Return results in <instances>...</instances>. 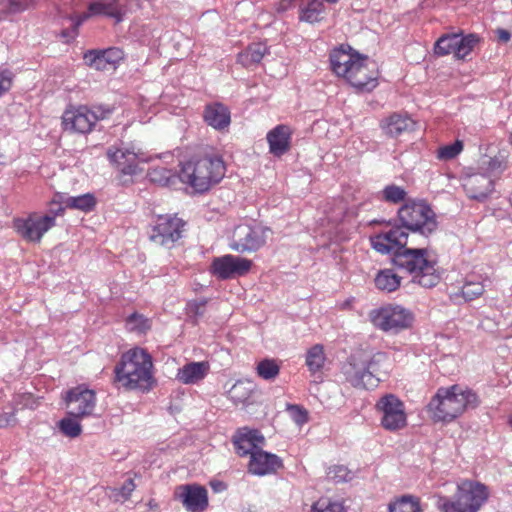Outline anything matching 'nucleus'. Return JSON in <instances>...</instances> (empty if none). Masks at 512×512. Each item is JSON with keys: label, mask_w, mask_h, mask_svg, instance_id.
I'll use <instances>...</instances> for the list:
<instances>
[{"label": "nucleus", "mask_w": 512, "mask_h": 512, "mask_svg": "<svg viewBox=\"0 0 512 512\" xmlns=\"http://www.w3.org/2000/svg\"><path fill=\"white\" fill-rule=\"evenodd\" d=\"M401 226H393L371 238L372 247L382 254L393 253L396 267L407 271L412 281L432 288L440 281L435 262L423 247L437 229L436 215L424 201H410L398 210Z\"/></svg>", "instance_id": "obj_1"}, {"label": "nucleus", "mask_w": 512, "mask_h": 512, "mask_svg": "<svg viewBox=\"0 0 512 512\" xmlns=\"http://www.w3.org/2000/svg\"><path fill=\"white\" fill-rule=\"evenodd\" d=\"M387 362L388 356L384 352L355 353L342 365L341 372L352 387L374 389L381 380V373L387 372Z\"/></svg>", "instance_id": "obj_2"}, {"label": "nucleus", "mask_w": 512, "mask_h": 512, "mask_svg": "<svg viewBox=\"0 0 512 512\" xmlns=\"http://www.w3.org/2000/svg\"><path fill=\"white\" fill-rule=\"evenodd\" d=\"M152 358L141 348H134L122 355L115 367L116 379L127 389H151L154 384Z\"/></svg>", "instance_id": "obj_3"}, {"label": "nucleus", "mask_w": 512, "mask_h": 512, "mask_svg": "<svg viewBox=\"0 0 512 512\" xmlns=\"http://www.w3.org/2000/svg\"><path fill=\"white\" fill-rule=\"evenodd\" d=\"M477 404L478 398L474 392L459 385H452L439 388L428 409L435 421L450 422L467 408H474Z\"/></svg>", "instance_id": "obj_4"}, {"label": "nucleus", "mask_w": 512, "mask_h": 512, "mask_svg": "<svg viewBox=\"0 0 512 512\" xmlns=\"http://www.w3.org/2000/svg\"><path fill=\"white\" fill-rule=\"evenodd\" d=\"M225 175L221 157H204L190 160L181 165L178 175L181 182L190 185L196 192H205L218 183Z\"/></svg>", "instance_id": "obj_5"}, {"label": "nucleus", "mask_w": 512, "mask_h": 512, "mask_svg": "<svg viewBox=\"0 0 512 512\" xmlns=\"http://www.w3.org/2000/svg\"><path fill=\"white\" fill-rule=\"evenodd\" d=\"M488 498L489 491L484 484L463 480L452 497L437 496L436 507L441 512H478Z\"/></svg>", "instance_id": "obj_6"}, {"label": "nucleus", "mask_w": 512, "mask_h": 512, "mask_svg": "<svg viewBox=\"0 0 512 512\" xmlns=\"http://www.w3.org/2000/svg\"><path fill=\"white\" fill-rule=\"evenodd\" d=\"M114 110V106L107 104L67 108L62 115L63 129L70 133L87 134L98 121L108 119Z\"/></svg>", "instance_id": "obj_7"}, {"label": "nucleus", "mask_w": 512, "mask_h": 512, "mask_svg": "<svg viewBox=\"0 0 512 512\" xmlns=\"http://www.w3.org/2000/svg\"><path fill=\"white\" fill-rule=\"evenodd\" d=\"M185 221L176 215H159L149 232V239L156 245L171 249L184 233Z\"/></svg>", "instance_id": "obj_8"}, {"label": "nucleus", "mask_w": 512, "mask_h": 512, "mask_svg": "<svg viewBox=\"0 0 512 512\" xmlns=\"http://www.w3.org/2000/svg\"><path fill=\"white\" fill-rule=\"evenodd\" d=\"M380 414V425L387 431L396 432L406 427L407 414L404 403L394 394H385L375 404Z\"/></svg>", "instance_id": "obj_9"}, {"label": "nucleus", "mask_w": 512, "mask_h": 512, "mask_svg": "<svg viewBox=\"0 0 512 512\" xmlns=\"http://www.w3.org/2000/svg\"><path fill=\"white\" fill-rule=\"evenodd\" d=\"M372 323L386 332H398L408 328L413 321L412 313L399 305H388L370 313Z\"/></svg>", "instance_id": "obj_10"}, {"label": "nucleus", "mask_w": 512, "mask_h": 512, "mask_svg": "<svg viewBox=\"0 0 512 512\" xmlns=\"http://www.w3.org/2000/svg\"><path fill=\"white\" fill-rule=\"evenodd\" d=\"M268 231L260 225L240 224L233 230L229 247L240 253L255 252L266 243Z\"/></svg>", "instance_id": "obj_11"}, {"label": "nucleus", "mask_w": 512, "mask_h": 512, "mask_svg": "<svg viewBox=\"0 0 512 512\" xmlns=\"http://www.w3.org/2000/svg\"><path fill=\"white\" fill-rule=\"evenodd\" d=\"M55 226L53 216L31 214L27 218L14 220V228L26 241L40 242L43 235Z\"/></svg>", "instance_id": "obj_12"}, {"label": "nucleus", "mask_w": 512, "mask_h": 512, "mask_svg": "<svg viewBox=\"0 0 512 512\" xmlns=\"http://www.w3.org/2000/svg\"><path fill=\"white\" fill-rule=\"evenodd\" d=\"M251 266V260L227 254L213 259L211 273L220 279H231L245 275Z\"/></svg>", "instance_id": "obj_13"}, {"label": "nucleus", "mask_w": 512, "mask_h": 512, "mask_svg": "<svg viewBox=\"0 0 512 512\" xmlns=\"http://www.w3.org/2000/svg\"><path fill=\"white\" fill-rule=\"evenodd\" d=\"M66 404L68 415L82 418L92 414L96 405V396L94 391L78 386L67 392Z\"/></svg>", "instance_id": "obj_14"}, {"label": "nucleus", "mask_w": 512, "mask_h": 512, "mask_svg": "<svg viewBox=\"0 0 512 512\" xmlns=\"http://www.w3.org/2000/svg\"><path fill=\"white\" fill-rule=\"evenodd\" d=\"M175 498L189 512H203L208 506V492L197 484H184L176 487Z\"/></svg>", "instance_id": "obj_15"}, {"label": "nucleus", "mask_w": 512, "mask_h": 512, "mask_svg": "<svg viewBox=\"0 0 512 512\" xmlns=\"http://www.w3.org/2000/svg\"><path fill=\"white\" fill-rule=\"evenodd\" d=\"M352 73L346 80L360 91H371L377 86L378 72L376 64L363 56L358 64H354Z\"/></svg>", "instance_id": "obj_16"}, {"label": "nucleus", "mask_w": 512, "mask_h": 512, "mask_svg": "<svg viewBox=\"0 0 512 512\" xmlns=\"http://www.w3.org/2000/svg\"><path fill=\"white\" fill-rule=\"evenodd\" d=\"M109 161L124 175H134L138 170V154L133 148L111 146L107 150Z\"/></svg>", "instance_id": "obj_17"}, {"label": "nucleus", "mask_w": 512, "mask_h": 512, "mask_svg": "<svg viewBox=\"0 0 512 512\" xmlns=\"http://www.w3.org/2000/svg\"><path fill=\"white\" fill-rule=\"evenodd\" d=\"M362 57L359 53L354 52L350 46H347V48L340 46L330 54L331 69L337 76L346 79L352 73L354 64H358Z\"/></svg>", "instance_id": "obj_18"}, {"label": "nucleus", "mask_w": 512, "mask_h": 512, "mask_svg": "<svg viewBox=\"0 0 512 512\" xmlns=\"http://www.w3.org/2000/svg\"><path fill=\"white\" fill-rule=\"evenodd\" d=\"M283 466L282 460L276 454L266 452L261 448L252 453L248 470L251 474L264 476L275 473Z\"/></svg>", "instance_id": "obj_19"}, {"label": "nucleus", "mask_w": 512, "mask_h": 512, "mask_svg": "<svg viewBox=\"0 0 512 512\" xmlns=\"http://www.w3.org/2000/svg\"><path fill=\"white\" fill-rule=\"evenodd\" d=\"M464 190L471 199L483 201L494 189V182L490 175L474 173L464 179Z\"/></svg>", "instance_id": "obj_20"}, {"label": "nucleus", "mask_w": 512, "mask_h": 512, "mask_svg": "<svg viewBox=\"0 0 512 512\" xmlns=\"http://www.w3.org/2000/svg\"><path fill=\"white\" fill-rule=\"evenodd\" d=\"M127 12L126 0H94L88 7V18L92 15H105L116 23L123 20Z\"/></svg>", "instance_id": "obj_21"}, {"label": "nucleus", "mask_w": 512, "mask_h": 512, "mask_svg": "<svg viewBox=\"0 0 512 512\" xmlns=\"http://www.w3.org/2000/svg\"><path fill=\"white\" fill-rule=\"evenodd\" d=\"M264 442L265 438L258 430L247 428L239 430L233 440L236 452L240 456L250 455V457L254 451L260 449L259 445Z\"/></svg>", "instance_id": "obj_22"}, {"label": "nucleus", "mask_w": 512, "mask_h": 512, "mask_svg": "<svg viewBox=\"0 0 512 512\" xmlns=\"http://www.w3.org/2000/svg\"><path fill=\"white\" fill-rule=\"evenodd\" d=\"M292 129L288 125L280 124L267 133L269 152L280 157L289 151L291 145Z\"/></svg>", "instance_id": "obj_23"}, {"label": "nucleus", "mask_w": 512, "mask_h": 512, "mask_svg": "<svg viewBox=\"0 0 512 512\" xmlns=\"http://www.w3.org/2000/svg\"><path fill=\"white\" fill-rule=\"evenodd\" d=\"M203 117L207 125L218 131L227 129L231 123L230 110L218 102L206 105Z\"/></svg>", "instance_id": "obj_24"}, {"label": "nucleus", "mask_w": 512, "mask_h": 512, "mask_svg": "<svg viewBox=\"0 0 512 512\" xmlns=\"http://www.w3.org/2000/svg\"><path fill=\"white\" fill-rule=\"evenodd\" d=\"M415 122L407 115L393 113L384 118L380 127L385 135L395 138L414 129Z\"/></svg>", "instance_id": "obj_25"}, {"label": "nucleus", "mask_w": 512, "mask_h": 512, "mask_svg": "<svg viewBox=\"0 0 512 512\" xmlns=\"http://www.w3.org/2000/svg\"><path fill=\"white\" fill-rule=\"evenodd\" d=\"M299 20L309 24L325 18V6L321 0H302L299 4Z\"/></svg>", "instance_id": "obj_26"}, {"label": "nucleus", "mask_w": 512, "mask_h": 512, "mask_svg": "<svg viewBox=\"0 0 512 512\" xmlns=\"http://www.w3.org/2000/svg\"><path fill=\"white\" fill-rule=\"evenodd\" d=\"M208 370L206 362H191L178 370L177 379L183 384H195L205 378Z\"/></svg>", "instance_id": "obj_27"}, {"label": "nucleus", "mask_w": 512, "mask_h": 512, "mask_svg": "<svg viewBox=\"0 0 512 512\" xmlns=\"http://www.w3.org/2000/svg\"><path fill=\"white\" fill-rule=\"evenodd\" d=\"M268 49L263 43H253L249 45L244 51L238 54V62L244 67H251L261 62Z\"/></svg>", "instance_id": "obj_28"}, {"label": "nucleus", "mask_w": 512, "mask_h": 512, "mask_svg": "<svg viewBox=\"0 0 512 512\" xmlns=\"http://www.w3.org/2000/svg\"><path fill=\"white\" fill-rule=\"evenodd\" d=\"M389 512H423L419 498L404 495L388 505Z\"/></svg>", "instance_id": "obj_29"}, {"label": "nucleus", "mask_w": 512, "mask_h": 512, "mask_svg": "<svg viewBox=\"0 0 512 512\" xmlns=\"http://www.w3.org/2000/svg\"><path fill=\"white\" fill-rule=\"evenodd\" d=\"M401 278L391 269H384L377 273L375 285L379 290L393 292L400 286Z\"/></svg>", "instance_id": "obj_30"}, {"label": "nucleus", "mask_w": 512, "mask_h": 512, "mask_svg": "<svg viewBox=\"0 0 512 512\" xmlns=\"http://www.w3.org/2000/svg\"><path fill=\"white\" fill-rule=\"evenodd\" d=\"M64 197L65 198L62 200V203H64L65 207L70 209H78L84 212H88L91 211L96 204L95 197L90 193L79 196Z\"/></svg>", "instance_id": "obj_31"}, {"label": "nucleus", "mask_w": 512, "mask_h": 512, "mask_svg": "<svg viewBox=\"0 0 512 512\" xmlns=\"http://www.w3.org/2000/svg\"><path fill=\"white\" fill-rule=\"evenodd\" d=\"M149 179L161 186H170L176 182L177 176L175 173L166 167L156 166L149 170Z\"/></svg>", "instance_id": "obj_32"}, {"label": "nucleus", "mask_w": 512, "mask_h": 512, "mask_svg": "<svg viewBox=\"0 0 512 512\" xmlns=\"http://www.w3.org/2000/svg\"><path fill=\"white\" fill-rule=\"evenodd\" d=\"M324 362L325 354L322 345L316 344L307 351L305 363L310 372L315 373L321 370Z\"/></svg>", "instance_id": "obj_33"}, {"label": "nucleus", "mask_w": 512, "mask_h": 512, "mask_svg": "<svg viewBox=\"0 0 512 512\" xmlns=\"http://www.w3.org/2000/svg\"><path fill=\"white\" fill-rule=\"evenodd\" d=\"M457 40L455 57L465 59L479 42V37L475 34H468L466 36L457 34Z\"/></svg>", "instance_id": "obj_34"}, {"label": "nucleus", "mask_w": 512, "mask_h": 512, "mask_svg": "<svg viewBox=\"0 0 512 512\" xmlns=\"http://www.w3.org/2000/svg\"><path fill=\"white\" fill-rule=\"evenodd\" d=\"M457 34H446L441 36L434 45V52L438 56L453 53L455 55L457 45Z\"/></svg>", "instance_id": "obj_35"}, {"label": "nucleus", "mask_w": 512, "mask_h": 512, "mask_svg": "<svg viewBox=\"0 0 512 512\" xmlns=\"http://www.w3.org/2000/svg\"><path fill=\"white\" fill-rule=\"evenodd\" d=\"M84 61L86 65L95 70L105 71L112 69L102 50H91L86 52L84 54Z\"/></svg>", "instance_id": "obj_36"}, {"label": "nucleus", "mask_w": 512, "mask_h": 512, "mask_svg": "<svg viewBox=\"0 0 512 512\" xmlns=\"http://www.w3.org/2000/svg\"><path fill=\"white\" fill-rule=\"evenodd\" d=\"M256 370L262 379L273 380L278 376L280 366L274 359H264L257 364Z\"/></svg>", "instance_id": "obj_37"}, {"label": "nucleus", "mask_w": 512, "mask_h": 512, "mask_svg": "<svg viewBox=\"0 0 512 512\" xmlns=\"http://www.w3.org/2000/svg\"><path fill=\"white\" fill-rule=\"evenodd\" d=\"M310 512H346L341 502L329 498H321L315 502Z\"/></svg>", "instance_id": "obj_38"}, {"label": "nucleus", "mask_w": 512, "mask_h": 512, "mask_svg": "<svg viewBox=\"0 0 512 512\" xmlns=\"http://www.w3.org/2000/svg\"><path fill=\"white\" fill-rule=\"evenodd\" d=\"M461 293L466 301H472L484 293V285L480 281L466 280Z\"/></svg>", "instance_id": "obj_39"}, {"label": "nucleus", "mask_w": 512, "mask_h": 512, "mask_svg": "<svg viewBox=\"0 0 512 512\" xmlns=\"http://www.w3.org/2000/svg\"><path fill=\"white\" fill-rule=\"evenodd\" d=\"M60 431L68 437L75 438L81 434L82 428L80 423L77 421V418L69 417L63 418L59 422Z\"/></svg>", "instance_id": "obj_40"}, {"label": "nucleus", "mask_w": 512, "mask_h": 512, "mask_svg": "<svg viewBox=\"0 0 512 512\" xmlns=\"http://www.w3.org/2000/svg\"><path fill=\"white\" fill-rule=\"evenodd\" d=\"M407 192L397 185H388L382 190L383 199L390 203H400L405 200Z\"/></svg>", "instance_id": "obj_41"}, {"label": "nucleus", "mask_w": 512, "mask_h": 512, "mask_svg": "<svg viewBox=\"0 0 512 512\" xmlns=\"http://www.w3.org/2000/svg\"><path fill=\"white\" fill-rule=\"evenodd\" d=\"M507 168V158L503 153H498L496 156L490 158L487 162L488 175L498 176L503 173Z\"/></svg>", "instance_id": "obj_42"}, {"label": "nucleus", "mask_w": 512, "mask_h": 512, "mask_svg": "<svg viewBox=\"0 0 512 512\" xmlns=\"http://www.w3.org/2000/svg\"><path fill=\"white\" fill-rule=\"evenodd\" d=\"M463 150V143L456 140L454 143L442 146L437 151V158L440 160L454 159Z\"/></svg>", "instance_id": "obj_43"}, {"label": "nucleus", "mask_w": 512, "mask_h": 512, "mask_svg": "<svg viewBox=\"0 0 512 512\" xmlns=\"http://www.w3.org/2000/svg\"><path fill=\"white\" fill-rule=\"evenodd\" d=\"M126 327L130 331L143 333L150 328V325L148 319L142 315L134 313L127 318Z\"/></svg>", "instance_id": "obj_44"}, {"label": "nucleus", "mask_w": 512, "mask_h": 512, "mask_svg": "<svg viewBox=\"0 0 512 512\" xmlns=\"http://www.w3.org/2000/svg\"><path fill=\"white\" fill-rule=\"evenodd\" d=\"M327 475L336 483L348 482L353 478L352 472L343 465H335L330 467Z\"/></svg>", "instance_id": "obj_45"}, {"label": "nucleus", "mask_w": 512, "mask_h": 512, "mask_svg": "<svg viewBox=\"0 0 512 512\" xmlns=\"http://www.w3.org/2000/svg\"><path fill=\"white\" fill-rule=\"evenodd\" d=\"M136 485L133 479H127L119 489L113 490V497L116 501H126L130 498L132 492L135 490Z\"/></svg>", "instance_id": "obj_46"}, {"label": "nucleus", "mask_w": 512, "mask_h": 512, "mask_svg": "<svg viewBox=\"0 0 512 512\" xmlns=\"http://www.w3.org/2000/svg\"><path fill=\"white\" fill-rule=\"evenodd\" d=\"M34 6V0H8L6 13H22Z\"/></svg>", "instance_id": "obj_47"}, {"label": "nucleus", "mask_w": 512, "mask_h": 512, "mask_svg": "<svg viewBox=\"0 0 512 512\" xmlns=\"http://www.w3.org/2000/svg\"><path fill=\"white\" fill-rule=\"evenodd\" d=\"M102 52L104 53L107 62L112 69H114L116 64H118L124 58L123 51L117 47L108 48L102 50Z\"/></svg>", "instance_id": "obj_48"}, {"label": "nucleus", "mask_w": 512, "mask_h": 512, "mask_svg": "<svg viewBox=\"0 0 512 512\" xmlns=\"http://www.w3.org/2000/svg\"><path fill=\"white\" fill-rule=\"evenodd\" d=\"M64 198H65L64 195H61V194L55 195V198L53 199V201L51 203L49 212L45 216H53V221L55 222L56 217L59 215H62L66 208L64 203H62V200Z\"/></svg>", "instance_id": "obj_49"}, {"label": "nucleus", "mask_w": 512, "mask_h": 512, "mask_svg": "<svg viewBox=\"0 0 512 512\" xmlns=\"http://www.w3.org/2000/svg\"><path fill=\"white\" fill-rule=\"evenodd\" d=\"M88 19V15L83 13L80 15H77L72 21H73V29L72 30H63L62 31V37L66 39H73L77 35V29L78 27Z\"/></svg>", "instance_id": "obj_50"}, {"label": "nucleus", "mask_w": 512, "mask_h": 512, "mask_svg": "<svg viewBox=\"0 0 512 512\" xmlns=\"http://www.w3.org/2000/svg\"><path fill=\"white\" fill-rule=\"evenodd\" d=\"M13 74L5 69L0 71V97L7 93L12 86Z\"/></svg>", "instance_id": "obj_51"}, {"label": "nucleus", "mask_w": 512, "mask_h": 512, "mask_svg": "<svg viewBox=\"0 0 512 512\" xmlns=\"http://www.w3.org/2000/svg\"><path fill=\"white\" fill-rule=\"evenodd\" d=\"M290 410L292 412L294 421L298 425H302L303 423L307 422V412L300 406L292 405L290 406Z\"/></svg>", "instance_id": "obj_52"}, {"label": "nucleus", "mask_w": 512, "mask_h": 512, "mask_svg": "<svg viewBox=\"0 0 512 512\" xmlns=\"http://www.w3.org/2000/svg\"><path fill=\"white\" fill-rule=\"evenodd\" d=\"M206 301H193L188 304V309L191 313H193L196 317H200L204 314Z\"/></svg>", "instance_id": "obj_53"}, {"label": "nucleus", "mask_w": 512, "mask_h": 512, "mask_svg": "<svg viewBox=\"0 0 512 512\" xmlns=\"http://www.w3.org/2000/svg\"><path fill=\"white\" fill-rule=\"evenodd\" d=\"M344 216V207L338 208L336 211L328 213L327 219L332 223L339 222Z\"/></svg>", "instance_id": "obj_54"}, {"label": "nucleus", "mask_w": 512, "mask_h": 512, "mask_svg": "<svg viewBox=\"0 0 512 512\" xmlns=\"http://www.w3.org/2000/svg\"><path fill=\"white\" fill-rule=\"evenodd\" d=\"M496 33L501 42H508L511 39V33L505 29H498Z\"/></svg>", "instance_id": "obj_55"}, {"label": "nucleus", "mask_w": 512, "mask_h": 512, "mask_svg": "<svg viewBox=\"0 0 512 512\" xmlns=\"http://www.w3.org/2000/svg\"><path fill=\"white\" fill-rule=\"evenodd\" d=\"M12 414L4 413L0 416V428L5 427L10 423V418L12 417Z\"/></svg>", "instance_id": "obj_56"}, {"label": "nucleus", "mask_w": 512, "mask_h": 512, "mask_svg": "<svg viewBox=\"0 0 512 512\" xmlns=\"http://www.w3.org/2000/svg\"><path fill=\"white\" fill-rule=\"evenodd\" d=\"M211 486H212L213 490L217 491V492L225 489V486L221 482L211 483Z\"/></svg>", "instance_id": "obj_57"}, {"label": "nucleus", "mask_w": 512, "mask_h": 512, "mask_svg": "<svg viewBox=\"0 0 512 512\" xmlns=\"http://www.w3.org/2000/svg\"><path fill=\"white\" fill-rule=\"evenodd\" d=\"M240 387L239 384H235L232 389H231V394H232V397H235L234 394L236 393L237 389Z\"/></svg>", "instance_id": "obj_58"}, {"label": "nucleus", "mask_w": 512, "mask_h": 512, "mask_svg": "<svg viewBox=\"0 0 512 512\" xmlns=\"http://www.w3.org/2000/svg\"><path fill=\"white\" fill-rule=\"evenodd\" d=\"M288 4H289V2L283 1V2L280 4V9H281V10H285V9H287Z\"/></svg>", "instance_id": "obj_59"}, {"label": "nucleus", "mask_w": 512, "mask_h": 512, "mask_svg": "<svg viewBox=\"0 0 512 512\" xmlns=\"http://www.w3.org/2000/svg\"><path fill=\"white\" fill-rule=\"evenodd\" d=\"M508 422H509L510 427L512 428V413L509 416Z\"/></svg>", "instance_id": "obj_60"}, {"label": "nucleus", "mask_w": 512, "mask_h": 512, "mask_svg": "<svg viewBox=\"0 0 512 512\" xmlns=\"http://www.w3.org/2000/svg\"><path fill=\"white\" fill-rule=\"evenodd\" d=\"M326 1L329 2V3H336V2H338V0H326Z\"/></svg>", "instance_id": "obj_61"}, {"label": "nucleus", "mask_w": 512, "mask_h": 512, "mask_svg": "<svg viewBox=\"0 0 512 512\" xmlns=\"http://www.w3.org/2000/svg\"><path fill=\"white\" fill-rule=\"evenodd\" d=\"M510 202H511V205H512V193H511V196H510Z\"/></svg>", "instance_id": "obj_62"}]
</instances>
